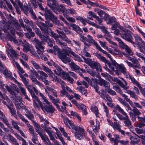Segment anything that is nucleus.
<instances>
[{
    "label": "nucleus",
    "instance_id": "obj_1",
    "mask_svg": "<svg viewBox=\"0 0 145 145\" xmlns=\"http://www.w3.org/2000/svg\"><path fill=\"white\" fill-rule=\"evenodd\" d=\"M42 11H44V14L46 20H50L55 25L58 26H61L64 27L63 23L62 22H60L57 17L54 16L50 9L46 8Z\"/></svg>",
    "mask_w": 145,
    "mask_h": 145
},
{
    "label": "nucleus",
    "instance_id": "obj_2",
    "mask_svg": "<svg viewBox=\"0 0 145 145\" xmlns=\"http://www.w3.org/2000/svg\"><path fill=\"white\" fill-rule=\"evenodd\" d=\"M84 62L88 64L93 69H96L97 71L102 72V67L99 63L97 61H93L90 58H85L83 56H82Z\"/></svg>",
    "mask_w": 145,
    "mask_h": 145
},
{
    "label": "nucleus",
    "instance_id": "obj_3",
    "mask_svg": "<svg viewBox=\"0 0 145 145\" xmlns=\"http://www.w3.org/2000/svg\"><path fill=\"white\" fill-rule=\"evenodd\" d=\"M54 71L58 75H61L62 74V78L65 81L69 82H73L74 81L73 79L69 76V74L64 72L60 67L54 70Z\"/></svg>",
    "mask_w": 145,
    "mask_h": 145
},
{
    "label": "nucleus",
    "instance_id": "obj_4",
    "mask_svg": "<svg viewBox=\"0 0 145 145\" xmlns=\"http://www.w3.org/2000/svg\"><path fill=\"white\" fill-rule=\"evenodd\" d=\"M44 106L42 104L40 107L45 113H53L54 112L55 108L52 105L51 103L48 101V103L45 102V103H44Z\"/></svg>",
    "mask_w": 145,
    "mask_h": 145
},
{
    "label": "nucleus",
    "instance_id": "obj_5",
    "mask_svg": "<svg viewBox=\"0 0 145 145\" xmlns=\"http://www.w3.org/2000/svg\"><path fill=\"white\" fill-rule=\"evenodd\" d=\"M94 55L96 56L97 58L100 61L104 63L105 64H107L109 68L112 70H114V69L113 63L112 64L109 62L106 58L102 56L101 54L97 52L93 53Z\"/></svg>",
    "mask_w": 145,
    "mask_h": 145
},
{
    "label": "nucleus",
    "instance_id": "obj_6",
    "mask_svg": "<svg viewBox=\"0 0 145 145\" xmlns=\"http://www.w3.org/2000/svg\"><path fill=\"white\" fill-rule=\"evenodd\" d=\"M43 70L47 73H49V76L51 80L53 82H60L61 79L54 74L51 69L46 66L42 65Z\"/></svg>",
    "mask_w": 145,
    "mask_h": 145
},
{
    "label": "nucleus",
    "instance_id": "obj_7",
    "mask_svg": "<svg viewBox=\"0 0 145 145\" xmlns=\"http://www.w3.org/2000/svg\"><path fill=\"white\" fill-rule=\"evenodd\" d=\"M131 33L128 29H127L123 32L120 34L121 37L124 39L132 44L135 42L132 40L133 38L131 35Z\"/></svg>",
    "mask_w": 145,
    "mask_h": 145
},
{
    "label": "nucleus",
    "instance_id": "obj_8",
    "mask_svg": "<svg viewBox=\"0 0 145 145\" xmlns=\"http://www.w3.org/2000/svg\"><path fill=\"white\" fill-rule=\"evenodd\" d=\"M99 84L101 86H103L105 88H108L110 85L109 82H98ZM90 85L93 87L97 92H98L99 87L97 85V82H90Z\"/></svg>",
    "mask_w": 145,
    "mask_h": 145
},
{
    "label": "nucleus",
    "instance_id": "obj_9",
    "mask_svg": "<svg viewBox=\"0 0 145 145\" xmlns=\"http://www.w3.org/2000/svg\"><path fill=\"white\" fill-rule=\"evenodd\" d=\"M35 47L37 51L39 54H42L44 52V48L42 44L41 43L38 39H34Z\"/></svg>",
    "mask_w": 145,
    "mask_h": 145
},
{
    "label": "nucleus",
    "instance_id": "obj_10",
    "mask_svg": "<svg viewBox=\"0 0 145 145\" xmlns=\"http://www.w3.org/2000/svg\"><path fill=\"white\" fill-rule=\"evenodd\" d=\"M30 1L34 9H35L38 6L41 10H44V8L42 4V3H44L42 0H30Z\"/></svg>",
    "mask_w": 145,
    "mask_h": 145
},
{
    "label": "nucleus",
    "instance_id": "obj_11",
    "mask_svg": "<svg viewBox=\"0 0 145 145\" xmlns=\"http://www.w3.org/2000/svg\"><path fill=\"white\" fill-rule=\"evenodd\" d=\"M67 56H69V54L62 52L58 56L63 62L67 63L70 62L71 61L70 59Z\"/></svg>",
    "mask_w": 145,
    "mask_h": 145
},
{
    "label": "nucleus",
    "instance_id": "obj_12",
    "mask_svg": "<svg viewBox=\"0 0 145 145\" xmlns=\"http://www.w3.org/2000/svg\"><path fill=\"white\" fill-rule=\"evenodd\" d=\"M9 51L10 53H9L8 52L7 54L13 62H14V61H15L14 59H18V57L19 56V55L18 53H17L12 48L10 49Z\"/></svg>",
    "mask_w": 145,
    "mask_h": 145
},
{
    "label": "nucleus",
    "instance_id": "obj_13",
    "mask_svg": "<svg viewBox=\"0 0 145 145\" xmlns=\"http://www.w3.org/2000/svg\"><path fill=\"white\" fill-rule=\"evenodd\" d=\"M37 72L40 74H38L36 78L42 82H48L47 80L48 77L47 74L42 71L38 70Z\"/></svg>",
    "mask_w": 145,
    "mask_h": 145
},
{
    "label": "nucleus",
    "instance_id": "obj_14",
    "mask_svg": "<svg viewBox=\"0 0 145 145\" xmlns=\"http://www.w3.org/2000/svg\"><path fill=\"white\" fill-rule=\"evenodd\" d=\"M65 53H66L67 54L69 53L71 54L73 57V58L75 60H77L79 62H82V60L81 58L78 55L76 54L69 47L66 49L65 51L64 52Z\"/></svg>",
    "mask_w": 145,
    "mask_h": 145
},
{
    "label": "nucleus",
    "instance_id": "obj_15",
    "mask_svg": "<svg viewBox=\"0 0 145 145\" xmlns=\"http://www.w3.org/2000/svg\"><path fill=\"white\" fill-rule=\"evenodd\" d=\"M51 36L56 40L57 43L58 45L62 47L64 46H67L66 43L63 42H61L59 39L58 38V35L57 34L53 32H51Z\"/></svg>",
    "mask_w": 145,
    "mask_h": 145
},
{
    "label": "nucleus",
    "instance_id": "obj_16",
    "mask_svg": "<svg viewBox=\"0 0 145 145\" xmlns=\"http://www.w3.org/2000/svg\"><path fill=\"white\" fill-rule=\"evenodd\" d=\"M37 25L40 28L43 33L45 34L48 33V28L46 24L44 23L40 22L37 23Z\"/></svg>",
    "mask_w": 145,
    "mask_h": 145
},
{
    "label": "nucleus",
    "instance_id": "obj_17",
    "mask_svg": "<svg viewBox=\"0 0 145 145\" xmlns=\"http://www.w3.org/2000/svg\"><path fill=\"white\" fill-rule=\"evenodd\" d=\"M124 116H125V118H123V120H124L123 123L125 126L128 127L130 129H132L133 127L132 125L131 122L129 119V117L127 114Z\"/></svg>",
    "mask_w": 145,
    "mask_h": 145
},
{
    "label": "nucleus",
    "instance_id": "obj_18",
    "mask_svg": "<svg viewBox=\"0 0 145 145\" xmlns=\"http://www.w3.org/2000/svg\"><path fill=\"white\" fill-rule=\"evenodd\" d=\"M114 62L113 64L116 69H118L123 73H126V70L123 64H119L117 63L115 61H114Z\"/></svg>",
    "mask_w": 145,
    "mask_h": 145
},
{
    "label": "nucleus",
    "instance_id": "obj_19",
    "mask_svg": "<svg viewBox=\"0 0 145 145\" xmlns=\"http://www.w3.org/2000/svg\"><path fill=\"white\" fill-rule=\"evenodd\" d=\"M22 42V45L23 46V50L24 52H27L31 50L33 47L30 44L28 43L26 40H24L23 42Z\"/></svg>",
    "mask_w": 145,
    "mask_h": 145
},
{
    "label": "nucleus",
    "instance_id": "obj_20",
    "mask_svg": "<svg viewBox=\"0 0 145 145\" xmlns=\"http://www.w3.org/2000/svg\"><path fill=\"white\" fill-rule=\"evenodd\" d=\"M28 128L29 133L33 137L32 139L36 140L37 139V135L34 133V129L32 126L29 123L26 125Z\"/></svg>",
    "mask_w": 145,
    "mask_h": 145
},
{
    "label": "nucleus",
    "instance_id": "obj_21",
    "mask_svg": "<svg viewBox=\"0 0 145 145\" xmlns=\"http://www.w3.org/2000/svg\"><path fill=\"white\" fill-rule=\"evenodd\" d=\"M79 129V131H78V133L75 134L74 136L76 138L80 140L83 138L84 129L83 128H80Z\"/></svg>",
    "mask_w": 145,
    "mask_h": 145
},
{
    "label": "nucleus",
    "instance_id": "obj_22",
    "mask_svg": "<svg viewBox=\"0 0 145 145\" xmlns=\"http://www.w3.org/2000/svg\"><path fill=\"white\" fill-rule=\"evenodd\" d=\"M4 73L6 78H8L14 82H18L15 78L12 76V74L10 72L8 71L6 68L4 69Z\"/></svg>",
    "mask_w": 145,
    "mask_h": 145
},
{
    "label": "nucleus",
    "instance_id": "obj_23",
    "mask_svg": "<svg viewBox=\"0 0 145 145\" xmlns=\"http://www.w3.org/2000/svg\"><path fill=\"white\" fill-rule=\"evenodd\" d=\"M46 145H53L50 141L48 137L45 135H43V133L39 135Z\"/></svg>",
    "mask_w": 145,
    "mask_h": 145
},
{
    "label": "nucleus",
    "instance_id": "obj_24",
    "mask_svg": "<svg viewBox=\"0 0 145 145\" xmlns=\"http://www.w3.org/2000/svg\"><path fill=\"white\" fill-rule=\"evenodd\" d=\"M22 10L27 16H28L29 13H30L33 10L31 6L25 5L24 6V7Z\"/></svg>",
    "mask_w": 145,
    "mask_h": 145
},
{
    "label": "nucleus",
    "instance_id": "obj_25",
    "mask_svg": "<svg viewBox=\"0 0 145 145\" xmlns=\"http://www.w3.org/2000/svg\"><path fill=\"white\" fill-rule=\"evenodd\" d=\"M12 63L13 65L17 67V71L20 76L22 75V74L24 73V71L17 62L14 61V62Z\"/></svg>",
    "mask_w": 145,
    "mask_h": 145
},
{
    "label": "nucleus",
    "instance_id": "obj_26",
    "mask_svg": "<svg viewBox=\"0 0 145 145\" xmlns=\"http://www.w3.org/2000/svg\"><path fill=\"white\" fill-rule=\"evenodd\" d=\"M27 113V114H25V115L29 120L31 121L33 124L36 122L34 120V116L33 114L31 113V111H28Z\"/></svg>",
    "mask_w": 145,
    "mask_h": 145
},
{
    "label": "nucleus",
    "instance_id": "obj_27",
    "mask_svg": "<svg viewBox=\"0 0 145 145\" xmlns=\"http://www.w3.org/2000/svg\"><path fill=\"white\" fill-rule=\"evenodd\" d=\"M79 109H80L85 115H86L88 114L86 106L83 104H79L77 107Z\"/></svg>",
    "mask_w": 145,
    "mask_h": 145
},
{
    "label": "nucleus",
    "instance_id": "obj_28",
    "mask_svg": "<svg viewBox=\"0 0 145 145\" xmlns=\"http://www.w3.org/2000/svg\"><path fill=\"white\" fill-rule=\"evenodd\" d=\"M34 126L36 127L35 129L36 132L40 135L43 133V129L41 128L40 125L37 122L33 124Z\"/></svg>",
    "mask_w": 145,
    "mask_h": 145
},
{
    "label": "nucleus",
    "instance_id": "obj_29",
    "mask_svg": "<svg viewBox=\"0 0 145 145\" xmlns=\"http://www.w3.org/2000/svg\"><path fill=\"white\" fill-rule=\"evenodd\" d=\"M70 25L72 28V29L78 33L79 34L80 32L81 33L83 32L82 30L78 25L74 24H72Z\"/></svg>",
    "mask_w": 145,
    "mask_h": 145
},
{
    "label": "nucleus",
    "instance_id": "obj_30",
    "mask_svg": "<svg viewBox=\"0 0 145 145\" xmlns=\"http://www.w3.org/2000/svg\"><path fill=\"white\" fill-rule=\"evenodd\" d=\"M47 5L51 8H53L56 5L57 1L55 0H47Z\"/></svg>",
    "mask_w": 145,
    "mask_h": 145
},
{
    "label": "nucleus",
    "instance_id": "obj_31",
    "mask_svg": "<svg viewBox=\"0 0 145 145\" xmlns=\"http://www.w3.org/2000/svg\"><path fill=\"white\" fill-rule=\"evenodd\" d=\"M9 140L13 145H19L16 139L10 134L8 135Z\"/></svg>",
    "mask_w": 145,
    "mask_h": 145
},
{
    "label": "nucleus",
    "instance_id": "obj_32",
    "mask_svg": "<svg viewBox=\"0 0 145 145\" xmlns=\"http://www.w3.org/2000/svg\"><path fill=\"white\" fill-rule=\"evenodd\" d=\"M17 113L18 116L21 120L24 122L26 125L29 123L28 121L27 120L25 119L24 116H23L19 111H17Z\"/></svg>",
    "mask_w": 145,
    "mask_h": 145
},
{
    "label": "nucleus",
    "instance_id": "obj_33",
    "mask_svg": "<svg viewBox=\"0 0 145 145\" xmlns=\"http://www.w3.org/2000/svg\"><path fill=\"white\" fill-rule=\"evenodd\" d=\"M140 138H137L135 137L131 136L130 137V139L131 140L130 143L131 144H137L140 141Z\"/></svg>",
    "mask_w": 145,
    "mask_h": 145
},
{
    "label": "nucleus",
    "instance_id": "obj_34",
    "mask_svg": "<svg viewBox=\"0 0 145 145\" xmlns=\"http://www.w3.org/2000/svg\"><path fill=\"white\" fill-rule=\"evenodd\" d=\"M118 100L123 105L125 106L129 110H131V108L130 106L127 103L125 100L120 97L118 98Z\"/></svg>",
    "mask_w": 145,
    "mask_h": 145
},
{
    "label": "nucleus",
    "instance_id": "obj_35",
    "mask_svg": "<svg viewBox=\"0 0 145 145\" xmlns=\"http://www.w3.org/2000/svg\"><path fill=\"white\" fill-rule=\"evenodd\" d=\"M1 119L3 122L10 129V130H11L12 131L13 130L12 127L9 123L7 119L6 118L5 116Z\"/></svg>",
    "mask_w": 145,
    "mask_h": 145
},
{
    "label": "nucleus",
    "instance_id": "obj_36",
    "mask_svg": "<svg viewBox=\"0 0 145 145\" xmlns=\"http://www.w3.org/2000/svg\"><path fill=\"white\" fill-rule=\"evenodd\" d=\"M88 39L87 38V41L89 43H91L96 46L98 44L92 38V37L89 35L87 36Z\"/></svg>",
    "mask_w": 145,
    "mask_h": 145
},
{
    "label": "nucleus",
    "instance_id": "obj_37",
    "mask_svg": "<svg viewBox=\"0 0 145 145\" xmlns=\"http://www.w3.org/2000/svg\"><path fill=\"white\" fill-rule=\"evenodd\" d=\"M75 18L76 20L79 21L81 22L84 25H86V22H87V19L86 18H83L79 16H76Z\"/></svg>",
    "mask_w": 145,
    "mask_h": 145
},
{
    "label": "nucleus",
    "instance_id": "obj_38",
    "mask_svg": "<svg viewBox=\"0 0 145 145\" xmlns=\"http://www.w3.org/2000/svg\"><path fill=\"white\" fill-rule=\"evenodd\" d=\"M69 125L72 127V128L75 131H72V132L74 133H76L77 131H79V128H82L81 127L78 126H76L75 125H74V123L72 121L69 124Z\"/></svg>",
    "mask_w": 145,
    "mask_h": 145
},
{
    "label": "nucleus",
    "instance_id": "obj_39",
    "mask_svg": "<svg viewBox=\"0 0 145 145\" xmlns=\"http://www.w3.org/2000/svg\"><path fill=\"white\" fill-rule=\"evenodd\" d=\"M10 105L11 106H9L8 105H7V106L9 109L10 112L12 115L16 113V111L12 102L10 103Z\"/></svg>",
    "mask_w": 145,
    "mask_h": 145
},
{
    "label": "nucleus",
    "instance_id": "obj_40",
    "mask_svg": "<svg viewBox=\"0 0 145 145\" xmlns=\"http://www.w3.org/2000/svg\"><path fill=\"white\" fill-rule=\"evenodd\" d=\"M59 37L61 38L63 40L66 41L69 44L71 43V40L66 37L64 32L61 35H59Z\"/></svg>",
    "mask_w": 145,
    "mask_h": 145
},
{
    "label": "nucleus",
    "instance_id": "obj_41",
    "mask_svg": "<svg viewBox=\"0 0 145 145\" xmlns=\"http://www.w3.org/2000/svg\"><path fill=\"white\" fill-rule=\"evenodd\" d=\"M134 38L135 39L136 44L138 45V46H140V43L139 41H140L142 43L144 42V41L142 40V39L137 35H134Z\"/></svg>",
    "mask_w": 145,
    "mask_h": 145
},
{
    "label": "nucleus",
    "instance_id": "obj_42",
    "mask_svg": "<svg viewBox=\"0 0 145 145\" xmlns=\"http://www.w3.org/2000/svg\"><path fill=\"white\" fill-rule=\"evenodd\" d=\"M100 123L98 121H96V125H94L92 127L93 131L94 133H96L98 131V130L100 129L99 128Z\"/></svg>",
    "mask_w": 145,
    "mask_h": 145
},
{
    "label": "nucleus",
    "instance_id": "obj_43",
    "mask_svg": "<svg viewBox=\"0 0 145 145\" xmlns=\"http://www.w3.org/2000/svg\"><path fill=\"white\" fill-rule=\"evenodd\" d=\"M100 123L98 121H96V125H94L92 127L93 131L94 133H96L98 131V130L100 129L99 128Z\"/></svg>",
    "mask_w": 145,
    "mask_h": 145
},
{
    "label": "nucleus",
    "instance_id": "obj_44",
    "mask_svg": "<svg viewBox=\"0 0 145 145\" xmlns=\"http://www.w3.org/2000/svg\"><path fill=\"white\" fill-rule=\"evenodd\" d=\"M127 93L129 94L130 96L132 98H134L136 101L138 99V96L135 94V93L132 91L128 90L127 91Z\"/></svg>",
    "mask_w": 145,
    "mask_h": 145
},
{
    "label": "nucleus",
    "instance_id": "obj_45",
    "mask_svg": "<svg viewBox=\"0 0 145 145\" xmlns=\"http://www.w3.org/2000/svg\"><path fill=\"white\" fill-rule=\"evenodd\" d=\"M117 40L118 41L119 46L121 48L125 49L127 47V46L121 40L120 38H118Z\"/></svg>",
    "mask_w": 145,
    "mask_h": 145
},
{
    "label": "nucleus",
    "instance_id": "obj_46",
    "mask_svg": "<svg viewBox=\"0 0 145 145\" xmlns=\"http://www.w3.org/2000/svg\"><path fill=\"white\" fill-rule=\"evenodd\" d=\"M69 63L71 67L74 70H79L80 67L75 64L71 60V62Z\"/></svg>",
    "mask_w": 145,
    "mask_h": 145
},
{
    "label": "nucleus",
    "instance_id": "obj_47",
    "mask_svg": "<svg viewBox=\"0 0 145 145\" xmlns=\"http://www.w3.org/2000/svg\"><path fill=\"white\" fill-rule=\"evenodd\" d=\"M91 111L94 113L97 117H99V110L97 107L95 106H91Z\"/></svg>",
    "mask_w": 145,
    "mask_h": 145
},
{
    "label": "nucleus",
    "instance_id": "obj_48",
    "mask_svg": "<svg viewBox=\"0 0 145 145\" xmlns=\"http://www.w3.org/2000/svg\"><path fill=\"white\" fill-rule=\"evenodd\" d=\"M132 111L134 113V115L135 116L139 117V116L141 115V113L140 112L139 110L135 107H134L133 109H131Z\"/></svg>",
    "mask_w": 145,
    "mask_h": 145
},
{
    "label": "nucleus",
    "instance_id": "obj_49",
    "mask_svg": "<svg viewBox=\"0 0 145 145\" xmlns=\"http://www.w3.org/2000/svg\"><path fill=\"white\" fill-rule=\"evenodd\" d=\"M11 123L13 127L15 129L17 130L20 128L18 125V124L16 121H15L12 119H11Z\"/></svg>",
    "mask_w": 145,
    "mask_h": 145
},
{
    "label": "nucleus",
    "instance_id": "obj_50",
    "mask_svg": "<svg viewBox=\"0 0 145 145\" xmlns=\"http://www.w3.org/2000/svg\"><path fill=\"white\" fill-rule=\"evenodd\" d=\"M132 62L134 65L133 68H139V67L140 66V64L138 60L135 57L134 58Z\"/></svg>",
    "mask_w": 145,
    "mask_h": 145
},
{
    "label": "nucleus",
    "instance_id": "obj_51",
    "mask_svg": "<svg viewBox=\"0 0 145 145\" xmlns=\"http://www.w3.org/2000/svg\"><path fill=\"white\" fill-rule=\"evenodd\" d=\"M53 48L55 54L58 56L62 52L57 46H54Z\"/></svg>",
    "mask_w": 145,
    "mask_h": 145
},
{
    "label": "nucleus",
    "instance_id": "obj_52",
    "mask_svg": "<svg viewBox=\"0 0 145 145\" xmlns=\"http://www.w3.org/2000/svg\"><path fill=\"white\" fill-rule=\"evenodd\" d=\"M115 108L120 112L124 116L125 115H126L127 114L118 105L116 106L115 107Z\"/></svg>",
    "mask_w": 145,
    "mask_h": 145
},
{
    "label": "nucleus",
    "instance_id": "obj_53",
    "mask_svg": "<svg viewBox=\"0 0 145 145\" xmlns=\"http://www.w3.org/2000/svg\"><path fill=\"white\" fill-rule=\"evenodd\" d=\"M114 86L113 88L117 92L119 93L120 94H122L123 92L120 90V88L119 86L115 83H113Z\"/></svg>",
    "mask_w": 145,
    "mask_h": 145
},
{
    "label": "nucleus",
    "instance_id": "obj_54",
    "mask_svg": "<svg viewBox=\"0 0 145 145\" xmlns=\"http://www.w3.org/2000/svg\"><path fill=\"white\" fill-rule=\"evenodd\" d=\"M62 117L63 119V121L65 124L69 128L71 129V128L68 125L67 123L68 122L69 124L72 121L69 120L68 118L66 117H64L62 115Z\"/></svg>",
    "mask_w": 145,
    "mask_h": 145
},
{
    "label": "nucleus",
    "instance_id": "obj_55",
    "mask_svg": "<svg viewBox=\"0 0 145 145\" xmlns=\"http://www.w3.org/2000/svg\"><path fill=\"white\" fill-rule=\"evenodd\" d=\"M118 84L122 88L125 89H127L129 88L128 86H127V82H117Z\"/></svg>",
    "mask_w": 145,
    "mask_h": 145
},
{
    "label": "nucleus",
    "instance_id": "obj_56",
    "mask_svg": "<svg viewBox=\"0 0 145 145\" xmlns=\"http://www.w3.org/2000/svg\"><path fill=\"white\" fill-rule=\"evenodd\" d=\"M77 89L79 90V91L82 94L85 95L86 96L87 95V92L86 90L85 89V88L82 86L77 88Z\"/></svg>",
    "mask_w": 145,
    "mask_h": 145
},
{
    "label": "nucleus",
    "instance_id": "obj_57",
    "mask_svg": "<svg viewBox=\"0 0 145 145\" xmlns=\"http://www.w3.org/2000/svg\"><path fill=\"white\" fill-rule=\"evenodd\" d=\"M14 3L15 5V7H14L16 8V7H17V5H18L21 10H22L24 7L23 3L20 1V0H16L15 3Z\"/></svg>",
    "mask_w": 145,
    "mask_h": 145
},
{
    "label": "nucleus",
    "instance_id": "obj_58",
    "mask_svg": "<svg viewBox=\"0 0 145 145\" xmlns=\"http://www.w3.org/2000/svg\"><path fill=\"white\" fill-rule=\"evenodd\" d=\"M31 63L32 64L35 69L37 70L40 69V67L39 65L36 63L35 61L33 60H31Z\"/></svg>",
    "mask_w": 145,
    "mask_h": 145
},
{
    "label": "nucleus",
    "instance_id": "obj_59",
    "mask_svg": "<svg viewBox=\"0 0 145 145\" xmlns=\"http://www.w3.org/2000/svg\"><path fill=\"white\" fill-rule=\"evenodd\" d=\"M6 88L8 91L10 93L14 96L16 97V93L14 92L13 89L10 88L7 86L6 87Z\"/></svg>",
    "mask_w": 145,
    "mask_h": 145
},
{
    "label": "nucleus",
    "instance_id": "obj_60",
    "mask_svg": "<svg viewBox=\"0 0 145 145\" xmlns=\"http://www.w3.org/2000/svg\"><path fill=\"white\" fill-rule=\"evenodd\" d=\"M103 109L105 112L106 113V114L107 117H108L109 110L107 107L103 103H102Z\"/></svg>",
    "mask_w": 145,
    "mask_h": 145
},
{
    "label": "nucleus",
    "instance_id": "obj_61",
    "mask_svg": "<svg viewBox=\"0 0 145 145\" xmlns=\"http://www.w3.org/2000/svg\"><path fill=\"white\" fill-rule=\"evenodd\" d=\"M123 74L125 76L126 78L131 79L132 82H135V78L131 76L127 72H126V73H123Z\"/></svg>",
    "mask_w": 145,
    "mask_h": 145
},
{
    "label": "nucleus",
    "instance_id": "obj_62",
    "mask_svg": "<svg viewBox=\"0 0 145 145\" xmlns=\"http://www.w3.org/2000/svg\"><path fill=\"white\" fill-rule=\"evenodd\" d=\"M40 37L43 42H47L49 39L48 36H45L42 35Z\"/></svg>",
    "mask_w": 145,
    "mask_h": 145
},
{
    "label": "nucleus",
    "instance_id": "obj_63",
    "mask_svg": "<svg viewBox=\"0 0 145 145\" xmlns=\"http://www.w3.org/2000/svg\"><path fill=\"white\" fill-rule=\"evenodd\" d=\"M24 22L27 24H28L31 26H32L33 24V22L32 21H29L28 19L25 18H23Z\"/></svg>",
    "mask_w": 145,
    "mask_h": 145
},
{
    "label": "nucleus",
    "instance_id": "obj_64",
    "mask_svg": "<svg viewBox=\"0 0 145 145\" xmlns=\"http://www.w3.org/2000/svg\"><path fill=\"white\" fill-rule=\"evenodd\" d=\"M133 133L136 135L137 136L138 138H140L142 140V143L143 145H145V136L143 135H140L138 136L136 135L135 133Z\"/></svg>",
    "mask_w": 145,
    "mask_h": 145
}]
</instances>
